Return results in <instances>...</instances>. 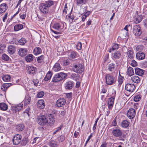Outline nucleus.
Returning a JSON list of instances; mask_svg holds the SVG:
<instances>
[{
	"label": "nucleus",
	"instance_id": "obj_12",
	"mask_svg": "<svg viewBox=\"0 0 147 147\" xmlns=\"http://www.w3.org/2000/svg\"><path fill=\"white\" fill-rule=\"evenodd\" d=\"M22 137V136L21 135L19 134H16L13 139V144L15 145L19 144L20 142Z\"/></svg>",
	"mask_w": 147,
	"mask_h": 147
},
{
	"label": "nucleus",
	"instance_id": "obj_11",
	"mask_svg": "<svg viewBox=\"0 0 147 147\" xmlns=\"http://www.w3.org/2000/svg\"><path fill=\"white\" fill-rule=\"evenodd\" d=\"M135 88L136 87L133 84H127L125 85V90L130 92H133Z\"/></svg>",
	"mask_w": 147,
	"mask_h": 147
},
{
	"label": "nucleus",
	"instance_id": "obj_54",
	"mask_svg": "<svg viewBox=\"0 0 147 147\" xmlns=\"http://www.w3.org/2000/svg\"><path fill=\"white\" fill-rule=\"evenodd\" d=\"M44 95V92L43 91H41L38 93L37 95V97L38 98L42 97Z\"/></svg>",
	"mask_w": 147,
	"mask_h": 147
},
{
	"label": "nucleus",
	"instance_id": "obj_13",
	"mask_svg": "<svg viewBox=\"0 0 147 147\" xmlns=\"http://www.w3.org/2000/svg\"><path fill=\"white\" fill-rule=\"evenodd\" d=\"M39 9L42 13L44 14L47 13L49 10V8L44 3H42L40 4Z\"/></svg>",
	"mask_w": 147,
	"mask_h": 147
},
{
	"label": "nucleus",
	"instance_id": "obj_36",
	"mask_svg": "<svg viewBox=\"0 0 147 147\" xmlns=\"http://www.w3.org/2000/svg\"><path fill=\"white\" fill-rule=\"evenodd\" d=\"M77 13H71L70 15L68 16V17L72 20H74V21L78 19V18L76 17Z\"/></svg>",
	"mask_w": 147,
	"mask_h": 147
},
{
	"label": "nucleus",
	"instance_id": "obj_20",
	"mask_svg": "<svg viewBox=\"0 0 147 147\" xmlns=\"http://www.w3.org/2000/svg\"><path fill=\"white\" fill-rule=\"evenodd\" d=\"M13 84L11 83H4L2 85L1 89L3 91L5 92L8 88Z\"/></svg>",
	"mask_w": 147,
	"mask_h": 147
},
{
	"label": "nucleus",
	"instance_id": "obj_53",
	"mask_svg": "<svg viewBox=\"0 0 147 147\" xmlns=\"http://www.w3.org/2000/svg\"><path fill=\"white\" fill-rule=\"evenodd\" d=\"M129 63L133 67H135L137 65V62L134 60H133L131 61L130 63Z\"/></svg>",
	"mask_w": 147,
	"mask_h": 147
},
{
	"label": "nucleus",
	"instance_id": "obj_34",
	"mask_svg": "<svg viewBox=\"0 0 147 147\" xmlns=\"http://www.w3.org/2000/svg\"><path fill=\"white\" fill-rule=\"evenodd\" d=\"M88 0H76V4L78 6H81L86 4Z\"/></svg>",
	"mask_w": 147,
	"mask_h": 147
},
{
	"label": "nucleus",
	"instance_id": "obj_45",
	"mask_svg": "<svg viewBox=\"0 0 147 147\" xmlns=\"http://www.w3.org/2000/svg\"><path fill=\"white\" fill-rule=\"evenodd\" d=\"M61 81L65 79L67 76V75L64 73L61 72L57 74Z\"/></svg>",
	"mask_w": 147,
	"mask_h": 147
},
{
	"label": "nucleus",
	"instance_id": "obj_38",
	"mask_svg": "<svg viewBox=\"0 0 147 147\" xmlns=\"http://www.w3.org/2000/svg\"><path fill=\"white\" fill-rule=\"evenodd\" d=\"M2 79L3 81L5 82H8L10 81L11 79V76L7 74L4 75L2 76Z\"/></svg>",
	"mask_w": 147,
	"mask_h": 147
},
{
	"label": "nucleus",
	"instance_id": "obj_50",
	"mask_svg": "<svg viewBox=\"0 0 147 147\" xmlns=\"http://www.w3.org/2000/svg\"><path fill=\"white\" fill-rule=\"evenodd\" d=\"M123 79V77L121 76L119 72L118 79V81L119 84H121L122 83Z\"/></svg>",
	"mask_w": 147,
	"mask_h": 147
},
{
	"label": "nucleus",
	"instance_id": "obj_7",
	"mask_svg": "<svg viewBox=\"0 0 147 147\" xmlns=\"http://www.w3.org/2000/svg\"><path fill=\"white\" fill-rule=\"evenodd\" d=\"M112 133L114 136L120 139L122 134V132L120 129L115 128L112 130Z\"/></svg>",
	"mask_w": 147,
	"mask_h": 147
},
{
	"label": "nucleus",
	"instance_id": "obj_27",
	"mask_svg": "<svg viewBox=\"0 0 147 147\" xmlns=\"http://www.w3.org/2000/svg\"><path fill=\"white\" fill-rule=\"evenodd\" d=\"M119 45L118 44L116 43H113L111 47L109 49V52L111 53L113 51L117 50L119 48Z\"/></svg>",
	"mask_w": 147,
	"mask_h": 147
},
{
	"label": "nucleus",
	"instance_id": "obj_51",
	"mask_svg": "<svg viewBox=\"0 0 147 147\" xmlns=\"http://www.w3.org/2000/svg\"><path fill=\"white\" fill-rule=\"evenodd\" d=\"M44 57L42 55L41 56L38 57L37 59V61L38 63H41L43 61Z\"/></svg>",
	"mask_w": 147,
	"mask_h": 147
},
{
	"label": "nucleus",
	"instance_id": "obj_59",
	"mask_svg": "<svg viewBox=\"0 0 147 147\" xmlns=\"http://www.w3.org/2000/svg\"><path fill=\"white\" fill-rule=\"evenodd\" d=\"M72 93L71 92L66 94V97L70 99L71 98Z\"/></svg>",
	"mask_w": 147,
	"mask_h": 147
},
{
	"label": "nucleus",
	"instance_id": "obj_14",
	"mask_svg": "<svg viewBox=\"0 0 147 147\" xmlns=\"http://www.w3.org/2000/svg\"><path fill=\"white\" fill-rule=\"evenodd\" d=\"M135 20L136 23L138 24L140 22L142 19V15L138 14V12L136 11L135 12Z\"/></svg>",
	"mask_w": 147,
	"mask_h": 147
},
{
	"label": "nucleus",
	"instance_id": "obj_56",
	"mask_svg": "<svg viewBox=\"0 0 147 147\" xmlns=\"http://www.w3.org/2000/svg\"><path fill=\"white\" fill-rule=\"evenodd\" d=\"M26 12H24L23 13H21L20 14V18L23 20L24 19L26 16Z\"/></svg>",
	"mask_w": 147,
	"mask_h": 147
},
{
	"label": "nucleus",
	"instance_id": "obj_55",
	"mask_svg": "<svg viewBox=\"0 0 147 147\" xmlns=\"http://www.w3.org/2000/svg\"><path fill=\"white\" fill-rule=\"evenodd\" d=\"M62 127V126L60 125L59 127L55 129L53 132V135L55 134L57 132L60 131Z\"/></svg>",
	"mask_w": 147,
	"mask_h": 147
},
{
	"label": "nucleus",
	"instance_id": "obj_44",
	"mask_svg": "<svg viewBox=\"0 0 147 147\" xmlns=\"http://www.w3.org/2000/svg\"><path fill=\"white\" fill-rule=\"evenodd\" d=\"M8 106L7 105L4 103H0V109L3 111H5L7 109Z\"/></svg>",
	"mask_w": 147,
	"mask_h": 147
},
{
	"label": "nucleus",
	"instance_id": "obj_33",
	"mask_svg": "<svg viewBox=\"0 0 147 147\" xmlns=\"http://www.w3.org/2000/svg\"><path fill=\"white\" fill-rule=\"evenodd\" d=\"M65 86L66 89L69 90L72 89L73 87V84L72 82L69 81L66 83Z\"/></svg>",
	"mask_w": 147,
	"mask_h": 147
},
{
	"label": "nucleus",
	"instance_id": "obj_57",
	"mask_svg": "<svg viewBox=\"0 0 147 147\" xmlns=\"http://www.w3.org/2000/svg\"><path fill=\"white\" fill-rule=\"evenodd\" d=\"M63 63L65 66L67 65L69 63V61L68 59H65L63 61Z\"/></svg>",
	"mask_w": 147,
	"mask_h": 147
},
{
	"label": "nucleus",
	"instance_id": "obj_5",
	"mask_svg": "<svg viewBox=\"0 0 147 147\" xmlns=\"http://www.w3.org/2000/svg\"><path fill=\"white\" fill-rule=\"evenodd\" d=\"M106 83L108 85H112L114 84L116 81L115 77L110 74H106L105 76Z\"/></svg>",
	"mask_w": 147,
	"mask_h": 147
},
{
	"label": "nucleus",
	"instance_id": "obj_8",
	"mask_svg": "<svg viewBox=\"0 0 147 147\" xmlns=\"http://www.w3.org/2000/svg\"><path fill=\"white\" fill-rule=\"evenodd\" d=\"M133 33L136 36H140L142 33V31L140 27L138 25H136L134 26Z\"/></svg>",
	"mask_w": 147,
	"mask_h": 147
},
{
	"label": "nucleus",
	"instance_id": "obj_21",
	"mask_svg": "<svg viewBox=\"0 0 147 147\" xmlns=\"http://www.w3.org/2000/svg\"><path fill=\"white\" fill-rule=\"evenodd\" d=\"M78 54L76 52L71 51L70 52L69 58V59L72 60L78 57Z\"/></svg>",
	"mask_w": 147,
	"mask_h": 147
},
{
	"label": "nucleus",
	"instance_id": "obj_46",
	"mask_svg": "<svg viewBox=\"0 0 147 147\" xmlns=\"http://www.w3.org/2000/svg\"><path fill=\"white\" fill-rule=\"evenodd\" d=\"M26 42V39L24 38H21L18 41V43L19 44L21 45H24Z\"/></svg>",
	"mask_w": 147,
	"mask_h": 147
},
{
	"label": "nucleus",
	"instance_id": "obj_4",
	"mask_svg": "<svg viewBox=\"0 0 147 147\" xmlns=\"http://www.w3.org/2000/svg\"><path fill=\"white\" fill-rule=\"evenodd\" d=\"M116 93V92L115 90H113L111 96L108 98L107 105L109 109H111L113 107L115 97Z\"/></svg>",
	"mask_w": 147,
	"mask_h": 147
},
{
	"label": "nucleus",
	"instance_id": "obj_25",
	"mask_svg": "<svg viewBox=\"0 0 147 147\" xmlns=\"http://www.w3.org/2000/svg\"><path fill=\"white\" fill-rule=\"evenodd\" d=\"M131 80L133 82L136 83H138L140 82V79L137 76H133L131 78Z\"/></svg>",
	"mask_w": 147,
	"mask_h": 147
},
{
	"label": "nucleus",
	"instance_id": "obj_49",
	"mask_svg": "<svg viewBox=\"0 0 147 147\" xmlns=\"http://www.w3.org/2000/svg\"><path fill=\"white\" fill-rule=\"evenodd\" d=\"M141 99V96L139 94L135 96L134 98V100L135 102H138Z\"/></svg>",
	"mask_w": 147,
	"mask_h": 147
},
{
	"label": "nucleus",
	"instance_id": "obj_19",
	"mask_svg": "<svg viewBox=\"0 0 147 147\" xmlns=\"http://www.w3.org/2000/svg\"><path fill=\"white\" fill-rule=\"evenodd\" d=\"M18 53L20 56L21 57L27 55V50L25 48H21L19 51Z\"/></svg>",
	"mask_w": 147,
	"mask_h": 147
},
{
	"label": "nucleus",
	"instance_id": "obj_28",
	"mask_svg": "<svg viewBox=\"0 0 147 147\" xmlns=\"http://www.w3.org/2000/svg\"><path fill=\"white\" fill-rule=\"evenodd\" d=\"M58 145V142L55 140H51L49 143L50 147H57Z\"/></svg>",
	"mask_w": 147,
	"mask_h": 147
},
{
	"label": "nucleus",
	"instance_id": "obj_16",
	"mask_svg": "<svg viewBox=\"0 0 147 147\" xmlns=\"http://www.w3.org/2000/svg\"><path fill=\"white\" fill-rule=\"evenodd\" d=\"M27 72L30 74H34L35 72L36 67L32 66H28L27 67Z\"/></svg>",
	"mask_w": 147,
	"mask_h": 147
},
{
	"label": "nucleus",
	"instance_id": "obj_43",
	"mask_svg": "<svg viewBox=\"0 0 147 147\" xmlns=\"http://www.w3.org/2000/svg\"><path fill=\"white\" fill-rule=\"evenodd\" d=\"M33 57L34 56L33 55L31 54H30L26 57V60L28 62H31L33 60Z\"/></svg>",
	"mask_w": 147,
	"mask_h": 147
},
{
	"label": "nucleus",
	"instance_id": "obj_63",
	"mask_svg": "<svg viewBox=\"0 0 147 147\" xmlns=\"http://www.w3.org/2000/svg\"><path fill=\"white\" fill-rule=\"evenodd\" d=\"M87 17V16H86V14H85L82 16L81 17V19H82V22L85 21Z\"/></svg>",
	"mask_w": 147,
	"mask_h": 147
},
{
	"label": "nucleus",
	"instance_id": "obj_52",
	"mask_svg": "<svg viewBox=\"0 0 147 147\" xmlns=\"http://www.w3.org/2000/svg\"><path fill=\"white\" fill-rule=\"evenodd\" d=\"M24 126L22 124H19L18 125L17 129L18 131H22L24 129Z\"/></svg>",
	"mask_w": 147,
	"mask_h": 147
},
{
	"label": "nucleus",
	"instance_id": "obj_2",
	"mask_svg": "<svg viewBox=\"0 0 147 147\" xmlns=\"http://www.w3.org/2000/svg\"><path fill=\"white\" fill-rule=\"evenodd\" d=\"M64 23L63 22H55L53 24V28L59 32L55 31L51 29V30L55 34H61V32H62L64 30Z\"/></svg>",
	"mask_w": 147,
	"mask_h": 147
},
{
	"label": "nucleus",
	"instance_id": "obj_10",
	"mask_svg": "<svg viewBox=\"0 0 147 147\" xmlns=\"http://www.w3.org/2000/svg\"><path fill=\"white\" fill-rule=\"evenodd\" d=\"M66 102L65 99L61 98L59 99L56 102V106L58 107H62L64 105Z\"/></svg>",
	"mask_w": 147,
	"mask_h": 147
},
{
	"label": "nucleus",
	"instance_id": "obj_48",
	"mask_svg": "<svg viewBox=\"0 0 147 147\" xmlns=\"http://www.w3.org/2000/svg\"><path fill=\"white\" fill-rule=\"evenodd\" d=\"M2 59L4 61H8L9 60L10 58L7 55L4 54L2 55Z\"/></svg>",
	"mask_w": 147,
	"mask_h": 147
},
{
	"label": "nucleus",
	"instance_id": "obj_40",
	"mask_svg": "<svg viewBox=\"0 0 147 147\" xmlns=\"http://www.w3.org/2000/svg\"><path fill=\"white\" fill-rule=\"evenodd\" d=\"M23 28V26L21 24H16L15 25L14 27V29L15 31H17Z\"/></svg>",
	"mask_w": 147,
	"mask_h": 147
},
{
	"label": "nucleus",
	"instance_id": "obj_32",
	"mask_svg": "<svg viewBox=\"0 0 147 147\" xmlns=\"http://www.w3.org/2000/svg\"><path fill=\"white\" fill-rule=\"evenodd\" d=\"M134 53L132 49H129L128 50L127 54L130 58H133L134 57Z\"/></svg>",
	"mask_w": 147,
	"mask_h": 147
},
{
	"label": "nucleus",
	"instance_id": "obj_35",
	"mask_svg": "<svg viewBox=\"0 0 147 147\" xmlns=\"http://www.w3.org/2000/svg\"><path fill=\"white\" fill-rule=\"evenodd\" d=\"M42 51V50L40 48L36 47L34 50L33 53L35 55H37L40 54Z\"/></svg>",
	"mask_w": 147,
	"mask_h": 147
},
{
	"label": "nucleus",
	"instance_id": "obj_23",
	"mask_svg": "<svg viewBox=\"0 0 147 147\" xmlns=\"http://www.w3.org/2000/svg\"><path fill=\"white\" fill-rule=\"evenodd\" d=\"M37 107L40 109H43L45 107L44 101L43 100H39L37 104Z\"/></svg>",
	"mask_w": 147,
	"mask_h": 147
},
{
	"label": "nucleus",
	"instance_id": "obj_64",
	"mask_svg": "<svg viewBox=\"0 0 147 147\" xmlns=\"http://www.w3.org/2000/svg\"><path fill=\"white\" fill-rule=\"evenodd\" d=\"M143 23L144 26L147 28V19H146L143 20Z\"/></svg>",
	"mask_w": 147,
	"mask_h": 147
},
{
	"label": "nucleus",
	"instance_id": "obj_37",
	"mask_svg": "<svg viewBox=\"0 0 147 147\" xmlns=\"http://www.w3.org/2000/svg\"><path fill=\"white\" fill-rule=\"evenodd\" d=\"M44 3L49 8L54 4V2L51 0H49L46 1Z\"/></svg>",
	"mask_w": 147,
	"mask_h": 147
},
{
	"label": "nucleus",
	"instance_id": "obj_26",
	"mask_svg": "<svg viewBox=\"0 0 147 147\" xmlns=\"http://www.w3.org/2000/svg\"><path fill=\"white\" fill-rule=\"evenodd\" d=\"M127 74L129 76H131L134 74V69L131 67H129L127 69Z\"/></svg>",
	"mask_w": 147,
	"mask_h": 147
},
{
	"label": "nucleus",
	"instance_id": "obj_3",
	"mask_svg": "<svg viewBox=\"0 0 147 147\" xmlns=\"http://www.w3.org/2000/svg\"><path fill=\"white\" fill-rule=\"evenodd\" d=\"M24 108L23 103L21 102L18 104L12 105L11 107V111L13 113H17L19 111L22 110Z\"/></svg>",
	"mask_w": 147,
	"mask_h": 147
},
{
	"label": "nucleus",
	"instance_id": "obj_17",
	"mask_svg": "<svg viewBox=\"0 0 147 147\" xmlns=\"http://www.w3.org/2000/svg\"><path fill=\"white\" fill-rule=\"evenodd\" d=\"M7 8V6L5 3H3L0 5V14L5 12Z\"/></svg>",
	"mask_w": 147,
	"mask_h": 147
},
{
	"label": "nucleus",
	"instance_id": "obj_58",
	"mask_svg": "<svg viewBox=\"0 0 147 147\" xmlns=\"http://www.w3.org/2000/svg\"><path fill=\"white\" fill-rule=\"evenodd\" d=\"M76 47L78 50H81L82 48V45L81 43L80 42H78L76 45Z\"/></svg>",
	"mask_w": 147,
	"mask_h": 147
},
{
	"label": "nucleus",
	"instance_id": "obj_42",
	"mask_svg": "<svg viewBox=\"0 0 147 147\" xmlns=\"http://www.w3.org/2000/svg\"><path fill=\"white\" fill-rule=\"evenodd\" d=\"M52 75V73L51 71H49L45 77L44 78L45 81H47L50 79Z\"/></svg>",
	"mask_w": 147,
	"mask_h": 147
},
{
	"label": "nucleus",
	"instance_id": "obj_1",
	"mask_svg": "<svg viewBox=\"0 0 147 147\" xmlns=\"http://www.w3.org/2000/svg\"><path fill=\"white\" fill-rule=\"evenodd\" d=\"M38 123L41 126L46 125L45 129H49V127L53 126L55 122V119L51 114L47 116L42 115H40L36 118Z\"/></svg>",
	"mask_w": 147,
	"mask_h": 147
},
{
	"label": "nucleus",
	"instance_id": "obj_15",
	"mask_svg": "<svg viewBox=\"0 0 147 147\" xmlns=\"http://www.w3.org/2000/svg\"><path fill=\"white\" fill-rule=\"evenodd\" d=\"M121 53L119 51H117L111 54V57L114 60L119 59L120 57Z\"/></svg>",
	"mask_w": 147,
	"mask_h": 147
},
{
	"label": "nucleus",
	"instance_id": "obj_6",
	"mask_svg": "<svg viewBox=\"0 0 147 147\" xmlns=\"http://www.w3.org/2000/svg\"><path fill=\"white\" fill-rule=\"evenodd\" d=\"M73 70L78 73H82L84 70V66L80 63H78L73 65Z\"/></svg>",
	"mask_w": 147,
	"mask_h": 147
},
{
	"label": "nucleus",
	"instance_id": "obj_29",
	"mask_svg": "<svg viewBox=\"0 0 147 147\" xmlns=\"http://www.w3.org/2000/svg\"><path fill=\"white\" fill-rule=\"evenodd\" d=\"M31 101V97L29 96H26L24 101V106H27L30 104Z\"/></svg>",
	"mask_w": 147,
	"mask_h": 147
},
{
	"label": "nucleus",
	"instance_id": "obj_24",
	"mask_svg": "<svg viewBox=\"0 0 147 147\" xmlns=\"http://www.w3.org/2000/svg\"><path fill=\"white\" fill-rule=\"evenodd\" d=\"M145 57V55L144 53L139 52L137 53L136 54V57L137 59L139 60H141L144 59Z\"/></svg>",
	"mask_w": 147,
	"mask_h": 147
},
{
	"label": "nucleus",
	"instance_id": "obj_9",
	"mask_svg": "<svg viewBox=\"0 0 147 147\" xmlns=\"http://www.w3.org/2000/svg\"><path fill=\"white\" fill-rule=\"evenodd\" d=\"M136 115V110L133 108L129 109L127 112V117L130 119L134 118Z\"/></svg>",
	"mask_w": 147,
	"mask_h": 147
},
{
	"label": "nucleus",
	"instance_id": "obj_22",
	"mask_svg": "<svg viewBox=\"0 0 147 147\" xmlns=\"http://www.w3.org/2000/svg\"><path fill=\"white\" fill-rule=\"evenodd\" d=\"M135 74L139 76H142L144 75V70L140 68L137 67L135 69Z\"/></svg>",
	"mask_w": 147,
	"mask_h": 147
},
{
	"label": "nucleus",
	"instance_id": "obj_41",
	"mask_svg": "<svg viewBox=\"0 0 147 147\" xmlns=\"http://www.w3.org/2000/svg\"><path fill=\"white\" fill-rule=\"evenodd\" d=\"M61 81L58 74H56L53 77L52 79V82H57Z\"/></svg>",
	"mask_w": 147,
	"mask_h": 147
},
{
	"label": "nucleus",
	"instance_id": "obj_18",
	"mask_svg": "<svg viewBox=\"0 0 147 147\" xmlns=\"http://www.w3.org/2000/svg\"><path fill=\"white\" fill-rule=\"evenodd\" d=\"M7 51L10 55L13 54L16 51V48L13 45L9 46L8 47Z\"/></svg>",
	"mask_w": 147,
	"mask_h": 147
},
{
	"label": "nucleus",
	"instance_id": "obj_30",
	"mask_svg": "<svg viewBox=\"0 0 147 147\" xmlns=\"http://www.w3.org/2000/svg\"><path fill=\"white\" fill-rule=\"evenodd\" d=\"M61 69L60 65L58 63H56L53 66V70L55 72L59 71Z\"/></svg>",
	"mask_w": 147,
	"mask_h": 147
},
{
	"label": "nucleus",
	"instance_id": "obj_31",
	"mask_svg": "<svg viewBox=\"0 0 147 147\" xmlns=\"http://www.w3.org/2000/svg\"><path fill=\"white\" fill-rule=\"evenodd\" d=\"M108 70L110 71H114L116 69V66L113 63L109 64L107 67Z\"/></svg>",
	"mask_w": 147,
	"mask_h": 147
},
{
	"label": "nucleus",
	"instance_id": "obj_61",
	"mask_svg": "<svg viewBox=\"0 0 147 147\" xmlns=\"http://www.w3.org/2000/svg\"><path fill=\"white\" fill-rule=\"evenodd\" d=\"M33 82L34 83V85L35 86H37L38 83L39 82V81L37 79H34L33 80Z\"/></svg>",
	"mask_w": 147,
	"mask_h": 147
},
{
	"label": "nucleus",
	"instance_id": "obj_39",
	"mask_svg": "<svg viewBox=\"0 0 147 147\" xmlns=\"http://www.w3.org/2000/svg\"><path fill=\"white\" fill-rule=\"evenodd\" d=\"M129 122L127 120H123L121 124V126L124 128H127L129 126Z\"/></svg>",
	"mask_w": 147,
	"mask_h": 147
},
{
	"label": "nucleus",
	"instance_id": "obj_47",
	"mask_svg": "<svg viewBox=\"0 0 147 147\" xmlns=\"http://www.w3.org/2000/svg\"><path fill=\"white\" fill-rule=\"evenodd\" d=\"M79 76L78 74H72L70 78L73 80L77 81L79 78Z\"/></svg>",
	"mask_w": 147,
	"mask_h": 147
},
{
	"label": "nucleus",
	"instance_id": "obj_62",
	"mask_svg": "<svg viewBox=\"0 0 147 147\" xmlns=\"http://www.w3.org/2000/svg\"><path fill=\"white\" fill-rule=\"evenodd\" d=\"M65 139L64 137L63 136H61L58 138L59 141L60 142L63 141Z\"/></svg>",
	"mask_w": 147,
	"mask_h": 147
},
{
	"label": "nucleus",
	"instance_id": "obj_60",
	"mask_svg": "<svg viewBox=\"0 0 147 147\" xmlns=\"http://www.w3.org/2000/svg\"><path fill=\"white\" fill-rule=\"evenodd\" d=\"M40 139V138L38 137H36L32 141V144H34V143H36L37 142H36V141L38 140V142L39 140Z\"/></svg>",
	"mask_w": 147,
	"mask_h": 147
}]
</instances>
